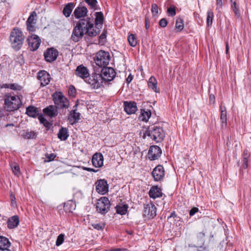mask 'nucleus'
<instances>
[{
    "label": "nucleus",
    "mask_w": 251,
    "mask_h": 251,
    "mask_svg": "<svg viewBox=\"0 0 251 251\" xmlns=\"http://www.w3.org/2000/svg\"><path fill=\"white\" fill-rule=\"evenodd\" d=\"M87 17L79 20L74 27L71 39L75 42H79L86 34L89 37H95L99 34V30L96 31L94 27L93 16Z\"/></svg>",
    "instance_id": "obj_1"
},
{
    "label": "nucleus",
    "mask_w": 251,
    "mask_h": 251,
    "mask_svg": "<svg viewBox=\"0 0 251 251\" xmlns=\"http://www.w3.org/2000/svg\"><path fill=\"white\" fill-rule=\"evenodd\" d=\"M11 47L16 51L19 50L22 47L25 36L23 31L18 28H14L9 36Z\"/></svg>",
    "instance_id": "obj_2"
},
{
    "label": "nucleus",
    "mask_w": 251,
    "mask_h": 251,
    "mask_svg": "<svg viewBox=\"0 0 251 251\" xmlns=\"http://www.w3.org/2000/svg\"><path fill=\"white\" fill-rule=\"evenodd\" d=\"M5 109L7 111H13L20 108L22 101L20 97L13 93L6 94L4 98Z\"/></svg>",
    "instance_id": "obj_3"
},
{
    "label": "nucleus",
    "mask_w": 251,
    "mask_h": 251,
    "mask_svg": "<svg viewBox=\"0 0 251 251\" xmlns=\"http://www.w3.org/2000/svg\"><path fill=\"white\" fill-rule=\"evenodd\" d=\"M146 136L150 137L156 142L159 143L163 140L165 137V133L162 128L154 126L148 128L144 134L143 138H145Z\"/></svg>",
    "instance_id": "obj_4"
},
{
    "label": "nucleus",
    "mask_w": 251,
    "mask_h": 251,
    "mask_svg": "<svg viewBox=\"0 0 251 251\" xmlns=\"http://www.w3.org/2000/svg\"><path fill=\"white\" fill-rule=\"evenodd\" d=\"M55 106L58 109H66L70 106V101L61 92H55L52 95Z\"/></svg>",
    "instance_id": "obj_5"
},
{
    "label": "nucleus",
    "mask_w": 251,
    "mask_h": 251,
    "mask_svg": "<svg viewBox=\"0 0 251 251\" xmlns=\"http://www.w3.org/2000/svg\"><path fill=\"white\" fill-rule=\"evenodd\" d=\"M110 56L108 52L102 50L99 51L96 54L94 60L96 64L100 67L105 68L109 64Z\"/></svg>",
    "instance_id": "obj_6"
},
{
    "label": "nucleus",
    "mask_w": 251,
    "mask_h": 251,
    "mask_svg": "<svg viewBox=\"0 0 251 251\" xmlns=\"http://www.w3.org/2000/svg\"><path fill=\"white\" fill-rule=\"evenodd\" d=\"M110 207V202L108 198L102 197L98 200L96 204L97 211L102 214H104L108 212Z\"/></svg>",
    "instance_id": "obj_7"
},
{
    "label": "nucleus",
    "mask_w": 251,
    "mask_h": 251,
    "mask_svg": "<svg viewBox=\"0 0 251 251\" xmlns=\"http://www.w3.org/2000/svg\"><path fill=\"white\" fill-rule=\"evenodd\" d=\"M104 80L100 74L93 73L89 78L87 82L89 84L93 89H98L100 87Z\"/></svg>",
    "instance_id": "obj_8"
},
{
    "label": "nucleus",
    "mask_w": 251,
    "mask_h": 251,
    "mask_svg": "<svg viewBox=\"0 0 251 251\" xmlns=\"http://www.w3.org/2000/svg\"><path fill=\"white\" fill-rule=\"evenodd\" d=\"M100 72V75L104 82L112 80L116 75L114 69L111 67L103 68L101 69Z\"/></svg>",
    "instance_id": "obj_9"
},
{
    "label": "nucleus",
    "mask_w": 251,
    "mask_h": 251,
    "mask_svg": "<svg viewBox=\"0 0 251 251\" xmlns=\"http://www.w3.org/2000/svg\"><path fill=\"white\" fill-rule=\"evenodd\" d=\"M59 52L54 48L47 49L44 52V56L45 60L48 62H52L56 60L58 56Z\"/></svg>",
    "instance_id": "obj_10"
},
{
    "label": "nucleus",
    "mask_w": 251,
    "mask_h": 251,
    "mask_svg": "<svg viewBox=\"0 0 251 251\" xmlns=\"http://www.w3.org/2000/svg\"><path fill=\"white\" fill-rule=\"evenodd\" d=\"M37 78L40 81V85L44 87L49 84L51 77L50 75L45 70H41L37 73Z\"/></svg>",
    "instance_id": "obj_11"
},
{
    "label": "nucleus",
    "mask_w": 251,
    "mask_h": 251,
    "mask_svg": "<svg viewBox=\"0 0 251 251\" xmlns=\"http://www.w3.org/2000/svg\"><path fill=\"white\" fill-rule=\"evenodd\" d=\"M95 17L94 22V27L97 31L99 30V33L103 26L104 22V16L102 12H96L94 13Z\"/></svg>",
    "instance_id": "obj_12"
},
{
    "label": "nucleus",
    "mask_w": 251,
    "mask_h": 251,
    "mask_svg": "<svg viewBox=\"0 0 251 251\" xmlns=\"http://www.w3.org/2000/svg\"><path fill=\"white\" fill-rule=\"evenodd\" d=\"M96 191L101 195L106 194L108 191V184L104 179L98 180L96 182Z\"/></svg>",
    "instance_id": "obj_13"
},
{
    "label": "nucleus",
    "mask_w": 251,
    "mask_h": 251,
    "mask_svg": "<svg viewBox=\"0 0 251 251\" xmlns=\"http://www.w3.org/2000/svg\"><path fill=\"white\" fill-rule=\"evenodd\" d=\"M37 14L35 11L32 12L26 22L27 30L29 32H33L35 30V25Z\"/></svg>",
    "instance_id": "obj_14"
},
{
    "label": "nucleus",
    "mask_w": 251,
    "mask_h": 251,
    "mask_svg": "<svg viewBox=\"0 0 251 251\" xmlns=\"http://www.w3.org/2000/svg\"><path fill=\"white\" fill-rule=\"evenodd\" d=\"M30 49L32 51L36 50L39 47L41 40L39 37L36 35H32L27 39Z\"/></svg>",
    "instance_id": "obj_15"
},
{
    "label": "nucleus",
    "mask_w": 251,
    "mask_h": 251,
    "mask_svg": "<svg viewBox=\"0 0 251 251\" xmlns=\"http://www.w3.org/2000/svg\"><path fill=\"white\" fill-rule=\"evenodd\" d=\"M164 169L163 166L159 165L153 169L152 175L155 181L161 180L164 176Z\"/></svg>",
    "instance_id": "obj_16"
},
{
    "label": "nucleus",
    "mask_w": 251,
    "mask_h": 251,
    "mask_svg": "<svg viewBox=\"0 0 251 251\" xmlns=\"http://www.w3.org/2000/svg\"><path fill=\"white\" fill-rule=\"evenodd\" d=\"M162 153V151L161 149L157 146H153L150 147L149 152L148 156L149 158L151 160H154L157 159L160 156Z\"/></svg>",
    "instance_id": "obj_17"
},
{
    "label": "nucleus",
    "mask_w": 251,
    "mask_h": 251,
    "mask_svg": "<svg viewBox=\"0 0 251 251\" xmlns=\"http://www.w3.org/2000/svg\"><path fill=\"white\" fill-rule=\"evenodd\" d=\"M144 214L150 218H153L156 216V208L152 202H150L145 206Z\"/></svg>",
    "instance_id": "obj_18"
},
{
    "label": "nucleus",
    "mask_w": 251,
    "mask_h": 251,
    "mask_svg": "<svg viewBox=\"0 0 251 251\" xmlns=\"http://www.w3.org/2000/svg\"><path fill=\"white\" fill-rule=\"evenodd\" d=\"M75 74L83 79L88 78L90 75L88 69L83 65H80L76 67Z\"/></svg>",
    "instance_id": "obj_19"
},
{
    "label": "nucleus",
    "mask_w": 251,
    "mask_h": 251,
    "mask_svg": "<svg viewBox=\"0 0 251 251\" xmlns=\"http://www.w3.org/2000/svg\"><path fill=\"white\" fill-rule=\"evenodd\" d=\"M124 110L127 114L135 113L137 110L136 103L135 101H127L124 102Z\"/></svg>",
    "instance_id": "obj_20"
},
{
    "label": "nucleus",
    "mask_w": 251,
    "mask_h": 251,
    "mask_svg": "<svg viewBox=\"0 0 251 251\" xmlns=\"http://www.w3.org/2000/svg\"><path fill=\"white\" fill-rule=\"evenodd\" d=\"M93 165L96 168H100L103 164V156L101 153H95L92 158Z\"/></svg>",
    "instance_id": "obj_21"
},
{
    "label": "nucleus",
    "mask_w": 251,
    "mask_h": 251,
    "mask_svg": "<svg viewBox=\"0 0 251 251\" xmlns=\"http://www.w3.org/2000/svg\"><path fill=\"white\" fill-rule=\"evenodd\" d=\"M43 111L46 116L50 118H54L58 115L57 108L55 105H50L45 108Z\"/></svg>",
    "instance_id": "obj_22"
},
{
    "label": "nucleus",
    "mask_w": 251,
    "mask_h": 251,
    "mask_svg": "<svg viewBox=\"0 0 251 251\" xmlns=\"http://www.w3.org/2000/svg\"><path fill=\"white\" fill-rule=\"evenodd\" d=\"M88 13L87 8L85 6H78L74 10L73 15L76 19L84 18Z\"/></svg>",
    "instance_id": "obj_23"
},
{
    "label": "nucleus",
    "mask_w": 251,
    "mask_h": 251,
    "mask_svg": "<svg viewBox=\"0 0 251 251\" xmlns=\"http://www.w3.org/2000/svg\"><path fill=\"white\" fill-rule=\"evenodd\" d=\"M80 114L77 112L75 109L72 110L68 115V121L71 125H74L78 123L80 120Z\"/></svg>",
    "instance_id": "obj_24"
},
{
    "label": "nucleus",
    "mask_w": 251,
    "mask_h": 251,
    "mask_svg": "<svg viewBox=\"0 0 251 251\" xmlns=\"http://www.w3.org/2000/svg\"><path fill=\"white\" fill-rule=\"evenodd\" d=\"M40 110L39 108L33 105L29 106L26 109V114L28 116L32 118L38 117L39 115H42L40 114Z\"/></svg>",
    "instance_id": "obj_25"
},
{
    "label": "nucleus",
    "mask_w": 251,
    "mask_h": 251,
    "mask_svg": "<svg viewBox=\"0 0 251 251\" xmlns=\"http://www.w3.org/2000/svg\"><path fill=\"white\" fill-rule=\"evenodd\" d=\"M19 218L17 215L9 218L7 221V227L13 229L16 227L19 224Z\"/></svg>",
    "instance_id": "obj_26"
},
{
    "label": "nucleus",
    "mask_w": 251,
    "mask_h": 251,
    "mask_svg": "<svg viewBox=\"0 0 251 251\" xmlns=\"http://www.w3.org/2000/svg\"><path fill=\"white\" fill-rule=\"evenodd\" d=\"M149 194L151 198L154 199L161 197L162 195V193L160 188L156 186H154L151 188Z\"/></svg>",
    "instance_id": "obj_27"
},
{
    "label": "nucleus",
    "mask_w": 251,
    "mask_h": 251,
    "mask_svg": "<svg viewBox=\"0 0 251 251\" xmlns=\"http://www.w3.org/2000/svg\"><path fill=\"white\" fill-rule=\"evenodd\" d=\"M148 85L149 88L151 89L155 93H159V89L157 88V81L156 79L153 76H151L149 79Z\"/></svg>",
    "instance_id": "obj_28"
},
{
    "label": "nucleus",
    "mask_w": 251,
    "mask_h": 251,
    "mask_svg": "<svg viewBox=\"0 0 251 251\" xmlns=\"http://www.w3.org/2000/svg\"><path fill=\"white\" fill-rule=\"evenodd\" d=\"M68 129L66 127H61L57 133V137L61 141H65L69 137Z\"/></svg>",
    "instance_id": "obj_29"
},
{
    "label": "nucleus",
    "mask_w": 251,
    "mask_h": 251,
    "mask_svg": "<svg viewBox=\"0 0 251 251\" xmlns=\"http://www.w3.org/2000/svg\"><path fill=\"white\" fill-rule=\"evenodd\" d=\"M10 242H9L8 238L4 236H0V250H8V249L10 247Z\"/></svg>",
    "instance_id": "obj_30"
},
{
    "label": "nucleus",
    "mask_w": 251,
    "mask_h": 251,
    "mask_svg": "<svg viewBox=\"0 0 251 251\" xmlns=\"http://www.w3.org/2000/svg\"><path fill=\"white\" fill-rule=\"evenodd\" d=\"M22 136L25 139H35L37 137V133L34 131L23 130Z\"/></svg>",
    "instance_id": "obj_31"
},
{
    "label": "nucleus",
    "mask_w": 251,
    "mask_h": 251,
    "mask_svg": "<svg viewBox=\"0 0 251 251\" xmlns=\"http://www.w3.org/2000/svg\"><path fill=\"white\" fill-rule=\"evenodd\" d=\"M2 88H9L14 91H21L23 87L18 83H5L1 86Z\"/></svg>",
    "instance_id": "obj_32"
},
{
    "label": "nucleus",
    "mask_w": 251,
    "mask_h": 251,
    "mask_svg": "<svg viewBox=\"0 0 251 251\" xmlns=\"http://www.w3.org/2000/svg\"><path fill=\"white\" fill-rule=\"evenodd\" d=\"M74 8V4L73 3H68L64 8L63 13L66 17H69L72 12Z\"/></svg>",
    "instance_id": "obj_33"
},
{
    "label": "nucleus",
    "mask_w": 251,
    "mask_h": 251,
    "mask_svg": "<svg viewBox=\"0 0 251 251\" xmlns=\"http://www.w3.org/2000/svg\"><path fill=\"white\" fill-rule=\"evenodd\" d=\"M116 208V212L118 214L123 215L126 213L128 208V206L127 204H121L117 205Z\"/></svg>",
    "instance_id": "obj_34"
},
{
    "label": "nucleus",
    "mask_w": 251,
    "mask_h": 251,
    "mask_svg": "<svg viewBox=\"0 0 251 251\" xmlns=\"http://www.w3.org/2000/svg\"><path fill=\"white\" fill-rule=\"evenodd\" d=\"M250 153L248 150H245L243 151L242 157H243V167L246 169L248 167L249 158L250 157Z\"/></svg>",
    "instance_id": "obj_35"
},
{
    "label": "nucleus",
    "mask_w": 251,
    "mask_h": 251,
    "mask_svg": "<svg viewBox=\"0 0 251 251\" xmlns=\"http://www.w3.org/2000/svg\"><path fill=\"white\" fill-rule=\"evenodd\" d=\"M221 111L220 120L222 123L226 124V110L225 106L221 105L220 107Z\"/></svg>",
    "instance_id": "obj_36"
},
{
    "label": "nucleus",
    "mask_w": 251,
    "mask_h": 251,
    "mask_svg": "<svg viewBox=\"0 0 251 251\" xmlns=\"http://www.w3.org/2000/svg\"><path fill=\"white\" fill-rule=\"evenodd\" d=\"M38 120H39L40 123L43 124L44 126L46 128L47 130H49L50 128L52 126V124L50 122L48 121L44 118L43 115H39L38 117Z\"/></svg>",
    "instance_id": "obj_37"
},
{
    "label": "nucleus",
    "mask_w": 251,
    "mask_h": 251,
    "mask_svg": "<svg viewBox=\"0 0 251 251\" xmlns=\"http://www.w3.org/2000/svg\"><path fill=\"white\" fill-rule=\"evenodd\" d=\"M128 41L129 45L133 47L136 46L137 43L136 34H131L128 36Z\"/></svg>",
    "instance_id": "obj_38"
},
{
    "label": "nucleus",
    "mask_w": 251,
    "mask_h": 251,
    "mask_svg": "<svg viewBox=\"0 0 251 251\" xmlns=\"http://www.w3.org/2000/svg\"><path fill=\"white\" fill-rule=\"evenodd\" d=\"M231 9L233 10L235 16L237 18H239L241 16L239 6L237 5L236 1L234 0L233 3H231Z\"/></svg>",
    "instance_id": "obj_39"
},
{
    "label": "nucleus",
    "mask_w": 251,
    "mask_h": 251,
    "mask_svg": "<svg viewBox=\"0 0 251 251\" xmlns=\"http://www.w3.org/2000/svg\"><path fill=\"white\" fill-rule=\"evenodd\" d=\"M214 14L212 10L209 9L207 12L206 24L208 26L212 25Z\"/></svg>",
    "instance_id": "obj_40"
},
{
    "label": "nucleus",
    "mask_w": 251,
    "mask_h": 251,
    "mask_svg": "<svg viewBox=\"0 0 251 251\" xmlns=\"http://www.w3.org/2000/svg\"><path fill=\"white\" fill-rule=\"evenodd\" d=\"M151 116L150 111H146L145 110L141 111V117L143 121L147 122Z\"/></svg>",
    "instance_id": "obj_41"
},
{
    "label": "nucleus",
    "mask_w": 251,
    "mask_h": 251,
    "mask_svg": "<svg viewBox=\"0 0 251 251\" xmlns=\"http://www.w3.org/2000/svg\"><path fill=\"white\" fill-rule=\"evenodd\" d=\"M175 27L179 31L183 29L184 24L182 19L179 18L176 19Z\"/></svg>",
    "instance_id": "obj_42"
},
{
    "label": "nucleus",
    "mask_w": 251,
    "mask_h": 251,
    "mask_svg": "<svg viewBox=\"0 0 251 251\" xmlns=\"http://www.w3.org/2000/svg\"><path fill=\"white\" fill-rule=\"evenodd\" d=\"M105 224L103 222L99 223H94L92 224V226L98 230H102L105 227Z\"/></svg>",
    "instance_id": "obj_43"
},
{
    "label": "nucleus",
    "mask_w": 251,
    "mask_h": 251,
    "mask_svg": "<svg viewBox=\"0 0 251 251\" xmlns=\"http://www.w3.org/2000/svg\"><path fill=\"white\" fill-rule=\"evenodd\" d=\"M205 233L203 231L200 232L197 234V238L198 241H200L202 245L204 244Z\"/></svg>",
    "instance_id": "obj_44"
},
{
    "label": "nucleus",
    "mask_w": 251,
    "mask_h": 251,
    "mask_svg": "<svg viewBox=\"0 0 251 251\" xmlns=\"http://www.w3.org/2000/svg\"><path fill=\"white\" fill-rule=\"evenodd\" d=\"M64 241V235L63 234H59L57 238L56 241V246H60Z\"/></svg>",
    "instance_id": "obj_45"
},
{
    "label": "nucleus",
    "mask_w": 251,
    "mask_h": 251,
    "mask_svg": "<svg viewBox=\"0 0 251 251\" xmlns=\"http://www.w3.org/2000/svg\"><path fill=\"white\" fill-rule=\"evenodd\" d=\"M167 13L169 16L173 17L176 14V7L174 6L169 7L167 9Z\"/></svg>",
    "instance_id": "obj_46"
},
{
    "label": "nucleus",
    "mask_w": 251,
    "mask_h": 251,
    "mask_svg": "<svg viewBox=\"0 0 251 251\" xmlns=\"http://www.w3.org/2000/svg\"><path fill=\"white\" fill-rule=\"evenodd\" d=\"M11 168L15 175L18 176L20 174V169L18 165L16 164H14V165H12Z\"/></svg>",
    "instance_id": "obj_47"
},
{
    "label": "nucleus",
    "mask_w": 251,
    "mask_h": 251,
    "mask_svg": "<svg viewBox=\"0 0 251 251\" xmlns=\"http://www.w3.org/2000/svg\"><path fill=\"white\" fill-rule=\"evenodd\" d=\"M85 1L90 5L92 8L96 10L97 1V0H85Z\"/></svg>",
    "instance_id": "obj_48"
},
{
    "label": "nucleus",
    "mask_w": 251,
    "mask_h": 251,
    "mask_svg": "<svg viewBox=\"0 0 251 251\" xmlns=\"http://www.w3.org/2000/svg\"><path fill=\"white\" fill-rule=\"evenodd\" d=\"M158 6L155 3H153L151 5V12L153 14V15H156L158 14Z\"/></svg>",
    "instance_id": "obj_49"
},
{
    "label": "nucleus",
    "mask_w": 251,
    "mask_h": 251,
    "mask_svg": "<svg viewBox=\"0 0 251 251\" xmlns=\"http://www.w3.org/2000/svg\"><path fill=\"white\" fill-rule=\"evenodd\" d=\"M168 22L165 18L161 19L159 22V25L161 27H165L167 26Z\"/></svg>",
    "instance_id": "obj_50"
},
{
    "label": "nucleus",
    "mask_w": 251,
    "mask_h": 251,
    "mask_svg": "<svg viewBox=\"0 0 251 251\" xmlns=\"http://www.w3.org/2000/svg\"><path fill=\"white\" fill-rule=\"evenodd\" d=\"M216 10H218L219 12L223 7L222 0H216Z\"/></svg>",
    "instance_id": "obj_51"
},
{
    "label": "nucleus",
    "mask_w": 251,
    "mask_h": 251,
    "mask_svg": "<svg viewBox=\"0 0 251 251\" xmlns=\"http://www.w3.org/2000/svg\"><path fill=\"white\" fill-rule=\"evenodd\" d=\"M198 211L199 208L196 207H194L190 210L189 215L190 216H193Z\"/></svg>",
    "instance_id": "obj_52"
},
{
    "label": "nucleus",
    "mask_w": 251,
    "mask_h": 251,
    "mask_svg": "<svg viewBox=\"0 0 251 251\" xmlns=\"http://www.w3.org/2000/svg\"><path fill=\"white\" fill-rule=\"evenodd\" d=\"M106 34L107 32L106 30H103L100 35L99 36V41L100 42H102L103 39H105L106 38Z\"/></svg>",
    "instance_id": "obj_53"
},
{
    "label": "nucleus",
    "mask_w": 251,
    "mask_h": 251,
    "mask_svg": "<svg viewBox=\"0 0 251 251\" xmlns=\"http://www.w3.org/2000/svg\"><path fill=\"white\" fill-rule=\"evenodd\" d=\"M17 60L16 61V62H19V63L20 64V66H22L23 64H24L25 63V61H24V57H23V56L21 55H19L17 58Z\"/></svg>",
    "instance_id": "obj_54"
},
{
    "label": "nucleus",
    "mask_w": 251,
    "mask_h": 251,
    "mask_svg": "<svg viewBox=\"0 0 251 251\" xmlns=\"http://www.w3.org/2000/svg\"><path fill=\"white\" fill-rule=\"evenodd\" d=\"M56 155L53 153H51L49 155V156H47V157L49 159V161L53 160L55 157Z\"/></svg>",
    "instance_id": "obj_55"
},
{
    "label": "nucleus",
    "mask_w": 251,
    "mask_h": 251,
    "mask_svg": "<svg viewBox=\"0 0 251 251\" xmlns=\"http://www.w3.org/2000/svg\"><path fill=\"white\" fill-rule=\"evenodd\" d=\"M132 79L133 76L131 75V74H130L126 79L127 83L129 84V83H130Z\"/></svg>",
    "instance_id": "obj_56"
},
{
    "label": "nucleus",
    "mask_w": 251,
    "mask_h": 251,
    "mask_svg": "<svg viewBox=\"0 0 251 251\" xmlns=\"http://www.w3.org/2000/svg\"><path fill=\"white\" fill-rule=\"evenodd\" d=\"M84 170L87 171L88 172H97V170H95L94 169L90 168H87V167H84L83 169Z\"/></svg>",
    "instance_id": "obj_57"
},
{
    "label": "nucleus",
    "mask_w": 251,
    "mask_h": 251,
    "mask_svg": "<svg viewBox=\"0 0 251 251\" xmlns=\"http://www.w3.org/2000/svg\"><path fill=\"white\" fill-rule=\"evenodd\" d=\"M127 249L125 248H116L115 249H111L109 251H126Z\"/></svg>",
    "instance_id": "obj_58"
},
{
    "label": "nucleus",
    "mask_w": 251,
    "mask_h": 251,
    "mask_svg": "<svg viewBox=\"0 0 251 251\" xmlns=\"http://www.w3.org/2000/svg\"><path fill=\"white\" fill-rule=\"evenodd\" d=\"M148 22H149V20L147 18H145V26H146V28L147 29H148L150 27V25L148 24Z\"/></svg>",
    "instance_id": "obj_59"
},
{
    "label": "nucleus",
    "mask_w": 251,
    "mask_h": 251,
    "mask_svg": "<svg viewBox=\"0 0 251 251\" xmlns=\"http://www.w3.org/2000/svg\"><path fill=\"white\" fill-rule=\"evenodd\" d=\"M72 87H73L72 88H70L69 90V93L70 94H73L74 93H75V89L74 87L73 86H72Z\"/></svg>",
    "instance_id": "obj_60"
},
{
    "label": "nucleus",
    "mask_w": 251,
    "mask_h": 251,
    "mask_svg": "<svg viewBox=\"0 0 251 251\" xmlns=\"http://www.w3.org/2000/svg\"><path fill=\"white\" fill-rule=\"evenodd\" d=\"M215 100V97L213 95H210L209 96V101L210 102L211 101H214Z\"/></svg>",
    "instance_id": "obj_61"
},
{
    "label": "nucleus",
    "mask_w": 251,
    "mask_h": 251,
    "mask_svg": "<svg viewBox=\"0 0 251 251\" xmlns=\"http://www.w3.org/2000/svg\"><path fill=\"white\" fill-rule=\"evenodd\" d=\"M206 250V248L205 247H202L201 246L199 247V249L198 250V251H205Z\"/></svg>",
    "instance_id": "obj_62"
},
{
    "label": "nucleus",
    "mask_w": 251,
    "mask_h": 251,
    "mask_svg": "<svg viewBox=\"0 0 251 251\" xmlns=\"http://www.w3.org/2000/svg\"><path fill=\"white\" fill-rule=\"evenodd\" d=\"M226 53L228 54V51H229V46H228V44L227 42L226 43Z\"/></svg>",
    "instance_id": "obj_63"
},
{
    "label": "nucleus",
    "mask_w": 251,
    "mask_h": 251,
    "mask_svg": "<svg viewBox=\"0 0 251 251\" xmlns=\"http://www.w3.org/2000/svg\"><path fill=\"white\" fill-rule=\"evenodd\" d=\"M176 217V214L175 212H173L171 213V215L168 217V219L171 217L175 218Z\"/></svg>",
    "instance_id": "obj_64"
}]
</instances>
